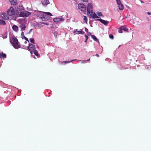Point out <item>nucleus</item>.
I'll list each match as a JSON object with an SVG mask.
<instances>
[{
	"label": "nucleus",
	"instance_id": "obj_1",
	"mask_svg": "<svg viewBox=\"0 0 151 151\" xmlns=\"http://www.w3.org/2000/svg\"><path fill=\"white\" fill-rule=\"evenodd\" d=\"M8 14L9 16H12L14 15L15 16V20H16V17H17L19 14V12L18 10H15L12 7H10L7 11Z\"/></svg>",
	"mask_w": 151,
	"mask_h": 151
},
{
	"label": "nucleus",
	"instance_id": "obj_2",
	"mask_svg": "<svg viewBox=\"0 0 151 151\" xmlns=\"http://www.w3.org/2000/svg\"><path fill=\"white\" fill-rule=\"evenodd\" d=\"M13 42L10 40V41L14 47L16 49H18L20 47V46L18 45V41L17 39L15 37H14L12 38Z\"/></svg>",
	"mask_w": 151,
	"mask_h": 151
},
{
	"label": "nucleus",
	"instance_id": "obj_3",
	"mask_svg": "<svg viewBox=\"0 0 151 151\" xmlns=\"http://www.w3.org/2000/svg\"><path fill=\"white\" fill-rule=\"evenodd\" d=\"M78 8L81 11L85 12L86 10V7L83 4H79L78 6Z\"/></svg>",
	"mask_w": 151,
	"mask_h": 151
},
{
	"label": "nucleus",
	"instance_id": "obj_4",
	"mask_svg": "<svg viewBox=\"0 0 151 151\" xmlns=\"http://www.w3.org/2000/svg\"><path fill=\"white\" fill-rule=\"evenodd\" d=\"M30 14V13L28 12H21L19 14V16L23 17H27L29 16Z\"/></svg>",
	"mask_w": 151,
	"mask_h": 151
},
{
	"label": "nucleus",
	"instance_id": "obj_5",
	"mask_svg": "<svg viewBox=\"0 0 151 151\" xmlns=\"http://www.w3.org/2000/svg\"><path fill=\"white\" fill-rule=\"evenodd\" d=\"M93 7L92 6L91 3H88V6L87 7V11L88 14H90V11L92 9Z\"/></svg>",
	"mask_w": 151,
	"mask_h": 151
},
{
	"label": "nucleus",
	"instance_id": "obj_6",
	"mask_svg": "<svg viewBox=\"0 0 151 151\" xmlns=\"http://www.w3.org/2000/svg\"><path fill=\"white\" fill-rule=\"evenodd\" d=\"M96 20H98L101 23L103 24L104 25L106 26L109 23V22L107 21H105L102 19H97Z\"/></svg>",
	"mask_w": 151,
	"mask_h": 151
},
{
	"label": "nucleus",
	"instance_id": "obj_7",
	"mask_svg": "<svg viewBox=\"0 0 151 151\" xmlns=\"http://www.w3.org/2000/svg\"><path fill=\"white\" fill-rule=\"evenodd\" d=\"M64 19L61 18H56L53 19V21L55 22H60L61 21H63Z\"/></svg>",
	"mask_w": 151,
	"mask_h": 151
},
{
	"label": "nucleus",
	"instance_id": "obj_8",
	"mask_svg": "<svg viewBox=\"0 0 151 151\" xmlns=\"http://www.w3.org/2000/svg\"><path fill=\"white\" fill-rule=\"evenodd\" d=\"M43 5H47L50 3L49 1L48 0H45L42 1L41 2Z\"/></svg>",
	"mask_w": 151,
	"mask_h": 151
},
{
	"label": "nucleus",
	"instance_id": "obj_9",
	"mask_svg": "<svg viewBox=\"0 0 151 151\" xmlns=\"http://www.w3.org/2000/svg\"><path fill=\"white\" fill-rule=\"evenodd\" d=\"M9 1L12 5H14L17 4V1L16 0H9Z\"/></svg>",
	"mask_w": 151,
	"mask_h": 151
},
{
	"label": "nucleus",
	"instance_id": "obj_10",
	"mask_svg": "<svg viewBox=\"0 0 151 151\" xmlns=\"http://www.w3.org/2000/svg\"><path fill=\"white\" fill-rule=\"evenodd\" d=\"M74 33L77 34H83L85 33L83 31H78L77 29L75 30Z\"/></svg>",
	"mask_w": 151,
	"mask_h": 151
},
{
	"label": "nucleus",
	"instance_id": "obj_11",
	"mask_svg": "<svg viewBox=\"0 0 151 151\" xmlns=\"http://www.w3.org/2000/svg\"><path fill=\"white\" fill-rule=\"evenodd\" d=\"M12 28L16 32H17L18 29V27L14 25L12 26Z\"/></svg>",
	"mask_w": 151,
	"mask_h": 151
},
{
	"label": "nucleus",
	"instance_id": "obj_12",
	"mask_svg": "<svg viewBox=\"0 0 151 151\" xmlns=\"http://www.w3.org/2000/svg\"><path fill=\"white\" fill-rule=\"evenodd\" d=\"M118 7L119 10H122L124 9V6L123 4L121 3L118 4Z\"/></svg>",
	"mask_w": 151,
	"mask_h": 151
},
{
	"label": "nucleus",
	"instance_id": "obj_13",
	"mask_svg": "<svg viewBox=\"0 0 151 151\" xmlns=\"http://www.w3.org/2000/svg\"><path fill=\"white\" fill-rule=\"evenodd\" d=\"M120 29L124 30L126 32H127L128 31V29L124 26H122L120 27Z\"/></svg>",
	"mask_w": 151,
	"mask_h": 151
},
{
	"label": "nucleus",
	"instance_id": "obj_14",
	"mask_svg": "<svg viewBox=\"0 0 151 151\" xmlns=\"http://www.w3.org/2000/svg\"><path fill=\"white\" fill-rule=\"evenodd\" d=\"M20 27H21V29H23L24 30L26 28V26H25V25L23 24H20Z\"/></svg>",
	"mask_w": 151,
	"mask_h": 151
},
{
	"label": "nucleus",
	"instance_id": "obj_15",
	"mask_svg": "<svg viewBox=\"0 0 151 151\" xmlns=\"http://www.w3.org/2000/svg\"><path fill=\"white\" fill-rule=\"evenodd\" d=\"M35 45L32 44H29V45L28 47L29 49V48H31L32 49H33V48H35Z\"/></svg>",
	"mask_w": 151,
	"mask_h": 151
},
{
	"label": "nucleus",
	"instance_id": "obj_16",
	"mask_svg": "<svg viewBox=\"0 0 151 151\" xmlns=\"http://www.w3.org/2000/svg\"><path fill=\"white\" fill-rule=\"evenodd\" d=\"M6 15V14H2V17L4 18L7 20L8 19V17H6L5 16Z\"/></svg>",
	"mask_w": 151,
	"mask_h": 151
},
{
	"label": "nucleus",
	"instance_id": "obj_17",
	"mask_svg": "<svg viewBox=\"0 0 151 151\" xmlns=\"http://www.w3.org/2000/svg\"><path fill=\"white\" fill-rule=\"evenodd\" d=\"M6 24L5 22L3 20H1L0 19V24L4 25Z\"/></svg>",
	"mask_w": 151,
	"mask_h": 151
},
{
	"label": "nucleus",
	"instance_id": "obj_18",
	"mask_svg": "<svg viewBox=\"0 0 151 151\" xmlns=\"http://www.w3.org/2000/svg\"><path fill=\"white\" fill-rule=\"evenodd\" d=\"M92 38L95 41H97V39L96 38L95 36L93 35H92L91 36Z\"/></svg>",
	"mask_w": 151,
	"mask_h": 151
},
{
	"label": "nucleus",
	"instance_id": "obj_19",
	"mask_svg": "<svg viewBox=\"0 0 151 151\" xmlns=\"http://www.w3.org/2000/svg\"><path fill=\"white\" fill-rule=\"evenodd\" d=\"M34 53L35 55L37 56H38V53L37 51L36 50H35L34 51Z\"/></svg>",
	"mask_w": 151,
	"mask_h": 151
},
{
	"label": "nucleus",
	"instance_id": "obj_20",
	"mask_svg": "<svg viewBox=\"0 0 151 151\" xmlns=\"http://www.w3.org/2000/svg\"><path fill=\"white\" fill-rule=\"evenodd\" d=\"M30 42L32 43H33V44L35 43V42H34L35 41H34V40L33 38H30Z\"/></svg>",
	"mask_w": 151,
	"mask_h": 151
},
{
	"label": "nucleus",
	"instance_id": "obj_21",
	"mask_svg": "<svg viewBox=\"0 0 151 151\" xmlns=\"http://www.w3.org/2000/svg\"><path fill=\"white\" fill-rule=\"evenodd\" d=\"M43 13H45V14L50 16H52V15L50 12H43Z\"/></svg>",
	"mask_w": 151,
	"mask_h": 151
},
{
	"label": "nucleus",
	"instance_id": "obj_22",
	"mask_svg": "<svg viewBox=\"0 0 151 151\" xmlns=\"http://www.w3.org/2000/svg\"><path fill=\"white\" fill-rule=\"evenodd\" d=\"M96 16V15L95 13L94 12L92 15V18H95V17Z\"/></svg>",
	"mask_w": 151,
	"mask_h": 151
},
{
	"label": "nucleus",
	"instance_id": "obj_23",
	"mask_svg": "<svg viewBox=\"0 0 151 151\" xmlns=\"http://www.w3.org/2000/svg\"><path fill=\"white\" fill-rule=\"evenodd\" d=\"M97 14L99 16H102V13L100 12H98L97 13Z\"/></svg>",
	"mask_w": 151,
	"mask_h": 151
},
{
	"label": "nucleus",
	"instance_id": "obj_24",
	"mask_svg": "<svg viewBox=\"0 0 151 151\" xmlns=\"http://www.w3.org/2000/svg\"><path fill=\"white\" fill-rule=\"evenodd\" d=\"M116 0L117 2V4L118 5L121 4V2L120 0Z\"/></svg>",
	"mask_w": 151,
	"mask_h": 151
},
{
	"label": "nucleus",
	"instance_id": "obj_25",
	"mask_svg": "<svg viewBox=\"0 0 151 151\" xmlns=\"http://www.w3.org/2000/svg\"><path fill=\"white\" fill-rule=\"evenodd\" d=\"M43 16H44L43 18H42V20H44V21H45V19L46 17L47 18V17H48V16H47V15H45V16H44V15H43Z\"/></svg>",
	"mask_w": 151,
	"mask_h": 151
},
{
	"label": "nucleus",
	"instance_id": "obj_26",
	"mask_svg": "<svg viewBox=\"0 0 151 151\" xmlns=\"http://www.w3.org/2000/svg\"><path fill=\"white\" fill-rule=\"evenodd\" d=\"M109 37L110 38L112 39H113L114 38V37H113V35L111 34H110L109 35Z\"/></svg>",
	"mask_w": 151,
	"mask_h": 151
},
{
	"label": "nucleus",
	"instance_id": "obj_27",
	"mask_svg": "<svg viewBox=\"0 0 151 151\" xmlns=\"http://www.w3.org/2000/svg\"><path fill=\"white\" fill-rule=\"evenodd\" d=\"M84 20L85 21L86 23L87 22V18L86 16H84Z\"/></svg>",
	"mask_w": 151,
	"mask_h": 151
},
{
	"label": "nucleus",
	"instance_id": "obj_28",
	"mask_svg": "<svg viewBox=\"0 0 151 151\" xmlns=\"http://www.w3.org/2000/svg\"><path fill=\"white\" fill-rule=\"evenodd\" d=\"M85 37H86V40L85 41V42H86L87 40L88 39V37L86 35H85Z\"/></svg>",
	"mask_w": 151,
	"mask_h": 151
},
{
	"label": "nucleus",
	"instance_id": "obj_29",
	"mask_svg": "<svg viewBox=\"0 0 151 151\" xmlns=\"http://www.w3.org/2000/svg\"><path fill=\"white\" fill-rule=\"evenodd\" d=\"M71 60V61H65V62H63L62 63H70V62L71 61H73V60Z\"/></svg>",
	"mask_w": 151,
	"mask_h": 151
},
{
	"label": "nucleus",
	"instance_id": "obj_30",
	"mask_svg": "<svg viewBox=\"0 0 151 151\" xmlns=\"http://www.w3.org/2000/svg\"><path fill=\"white\" fill-rule=\"evenodd\" d=\"M21 37L22 39H23L24 38V37H25L24 35V32H22L21 33Z\"/></svg>",
	"mask_w": 151,
	"mask_h": 151
},
{
	"label": "nucleus",
	"instance_id": "obj_31",
	"mask_svg": "<svg viewBox=\"0 0 151 151\" xmlns=\"http://www.w3.org/2000/svg\"><path fill=\"white\" fill-rule=\"evenodd\" d=\"M1 54L2 55V57H6V55L5 54H4L3 53H2Z\"/></svg>",
	"mask_w": 151,
	"mask_h": 151
},
{
	"label": "nucleus",
	"instance_id": "obj_32",
	"mask_svg": "<svg viewBox=\"0 0 151 151\" xmlns=\"http://www.w3.org/2000/svg\"><path fill=\"white\" fill-rule=\"evenodd\" d=\"M24 38L25 39V40H26L28 42L29 41L27 37H24Z\"/></svg>",
	"mask_w": 151,
	"mask_h": 151
},
{
	"label": "nucleus",
	"instance_id": "obj_33",
	"mask_svg": "<svg viewBox=\"0 0 151 151\" xmlns=\"http://www.w3.org/2000/svg\"><path fill=\"white\" fill-rule=\"evenodd\" d=\"M122 30L120 29L119 30V32L120 33H122Z\"/></svg>",
	"mask_w": 151,
	"mask_h": 151
},
{
	"label": "nucleus",
	"instance_id": "obj_34",
	"mask_svg": "<svg viewBox=\"0 0 151 151\" xmlns=\"http://www.w3.org/2000/svg\"><path fill=\"white\" fill-rule=\"evenodd\" d=\"M85 2H87L88 1V0H81Z\"/></svg>",
	"mask_w": 151,
	"mask_h": 151
},
{
	"label": "nucleus",
	"instance_id": "obj_35",
	"mask_svg": "<svg viewBox=\"0 0 151 151\" xmlns=\"http://www.w3.org/2000/svg\"><path fill=\"white\" fill-rule=\"evenodd\" d=\"M85 31L86 32H88V29L87 28H86L85 29Z\"/></svg>",
	"mask_w": 151,
	"mask_h": 151
},
{
	"label": "nucleus",
	"instance_id": "obj_36",
	"mask_svg": "<svg viewBox=\"0 0 151 151\" xmlns=\"http://www.w3.org/2000/svg\"><path fill=\"white\" fill-rule=\"evenodd\" d=\"M90 10L91 13L93 14V10L92 9L91 10Z\"/></svg>",
	"mask_w": 151,
	"mask_h": 151
},
{
	"label": "nucleus",
	"instance_id": "obj_37",
	"mask_svg": "<svg viewBox=\"0 0 151 151\" xmlns=\"http://www.w3.org/2000/svg\"><path fill=\"white\" fill-rule=\"evenodd\" d=\"M88 36L91 35V33L90 32H88Z\"/></svg>",
	"mask_w": 151,
	"mask_h": 151
},
{
	"label": "nucleus",
	"instance_id": "obj_38",
	"mask_svg": "<svg viewBox=\"0 0 151 151\" xmlns=\"http://www.w3.org/2000/svg\"><path fill=\"white\" fill-rule=\"evenodd\" d=\"M147 14L148 15H150V14L151 15V12H148L147 13Z\"/></svg>",
	"mask_w": 151,
	"mask_h": 151
},
{
	"label": "nucleus",
	"instance_id": "obj_39",
	"mask_svg": "<svg viewBox=\"0 0 151 151\" xmlns=\"http://www.w3.org/2000/svg\"><path fill=\"white\" fill-rule=\"evenodd\" d=\"M42 24H46V25H48V24H47V23H45L44 22L42 23Z\"/></svg>",
	"mask_w": 151,
	"mask_h": 151
},
{
	"label": "nucleus",
	"instance_id": "obj_40",
	"mask_svg": "<svg viewBox=\"0 0 151 151\" xmlns=\"http://www.w3.org/2000/svg\"><path fill=\"white\" fill-rule=\"evenodd\" d=\"M32 29H31L29 31V33L31 31H32Z\"/></svg>",
	"mask_w": 151,
	"mask_h": 151
},
{
	"label": "nucleus",
	"instance_id": "obj_41",
	"mask_svg": "<svg viewBox=\"0 0 151 151\" xmlns=\"http://www.w3.org/2000/svg\"><path fill=\"white\" fill-rule=\"evenodd\" d=\"M99 17L96 15V16L95 17L96 18H98Z\"/></svg>",
	"mask_w": 151,
	"mask_h": 151
},
{
	"label": "nucleus",
	"instance_id": "obj_42",
	"mask_svg": "<svg viewBox=\"0 0 151 151\" xmlns=\"http://www.w3.org/2000/svg\"><path fill=\"white\" fill-rule=\"evenodd\" d=\"M141 1V2L142 3H144V2L142 1Z\"/></svg>",
	"mask_w": 151,
	"mask_h": 151
},
{
	"label": "nucleus",
	"instance_id": "obj_43",
	"mask_svg": "<svg viewBox=\"0 0 151 151\" xmlns=\"http://www.w3.org/2000/svg\"><path fill=\"white\" fill-rule=\"evenodd\" d=\"M1 53H0V57H2V56L1 55Z\"/></svg>",
	"mask_w": 151,
	"mask_h": 151
},
{
	"label": "nucleus",
	"instance_id": "obj_44",
	"mask_svg": "<svg viewBox=\"0 0 151 151\" xmlns=\"http://www.w3.org/2000/svg\"><path fill=\"white\" fill-rule=\"evenodd\" d=\"M96 56H99V55H98V54H96Z\"/></svg>",
	"mask_w": 151,
	"mask_h": 151
},
{
	"label": "nucleus",
	"instance_id": "obj_45",
	"mask_svg": "<svg viewBox=\"0 0 151 151\" xmlns=\"http://www.w3.org/2000/svg\"><path fill=\"white\" fill-rule=\"evenodd\" d=\"M115 47H116L114 45V47L115 48Z\"/></svg>",
	"mask_w": 151,
	"mask_h": 151
},
{
	"label": "nucleus",
	"instance_id": "obj_46",
	"mask_svg": "<svg viewBox=\"0 0 151 151\" xmlns=\"http://www.w3.org/2000/svg\"><path fill=\"white\" fill-rule=\"evenodd\" d=\"M90 60V59H88V60Z\"/></svg>",
	"mask_w": 151,
	"mask_h": 151
},
{
	"label": "nucleus",
	"instance_id": "obj_47",
	"mask_svg": "<svg viewBox=\"0 0 151 151\" xmlns=\"http://www.w3.org/2000/svg\"><path fill=\"white\" fill-rule=\"evenodd\" d=\"M151 67V66H150V67Z\"/></svg>",
	"mask_w": 151,
	"mask_h": 151
}]
</instances>
